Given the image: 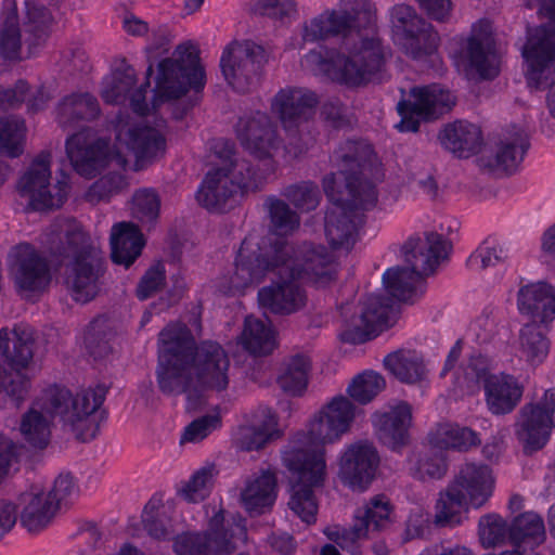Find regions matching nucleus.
<instances>
[{
  "mask_svg": "<svg viewBox=\"0 0 555 555\" xmlns=\"http://www.w3.org/2000/svg\"><path fill=\"white\" fill-rule=\"evenodd\" d=\"M34 338L16 328L0 330V393L10 397L16 406L26 398L30 389L29 367L34 359Z\"/></svg>",
  "mask_w": 555,
  "mask_h": 555,
  "instance_id": "9",
  "label": "nucleus"
},
{
  "mask_svg": "<svg viewBox=\"0 0 555 555\" xmlns=\"http://www.w3.org/2000/svg\"><path fill=\"white\" fill-rule=\"evenodd\" d=\"M46 409L52 415H59L65 424L75 425L82 415L93 414L104 402V387L89 388L77 393L76 397L65 388L57 385L44 391Z\"/></svg>",
  "mask_w": 555,
  "mask_h": 555,
  "instance_id": "18",
  "label": "nucleus"
},
{
  "mask_svg": "<svg viewBox=\"0 0 555 555\" xmlns=\"http://www.w3.org/2000/svg\"><path fill=\"white\" fill-rule=\"evenodd\" d=\"M349 55L321 60L320 70L331 80L360 86L377 77L385 68L386 52L377 34L357 33L347 48Z\"/></svg>",
  "mask_w": 555,
  "mask_h": 555,
  "instance_id": "6",
  "label": "nucleus"
},
{
  "mask_svg": "<svg viewBox=\"0 0 555 555\" xmlns=\"http://www.w3.org/2000/svg\"><path fill=\"white\" fill-rule=\"evenodd\" d=\"M544 534L543 520L533 513L517 516L509 527V540L516 546L530 540L540 542L544 539Z\"/></svg>",
  "mask_w": 555,
  "mask_h": 555,
  "instance_id": "49",
  "label": "nucleus"
},
{
  "mask_svg": "<svg viewBox=\"0 0 555 555\" xmlns=\"http://www.w3.org/2000/svg\"><path fill=\"white\" fill-rule=\"evenodd\" d=\"M442 145L459 157L476 154L482 144V134L478 126L464 120L448 124L440 132Z\"/></svg>",
  "mask_w": 555,
  "mask_h": 555,
  "instance_id": "30",
  "label": "nucleus"
},
{
  "mask_svg": "<svg viewBox=\"0 0 555 555\" xmlns=\"http://www.w3.org/2000/svg\"><path fill=\"white\" fill-rule=\"evenodd\" d=\"M384 364L391 374L404 383L420 382L425 375L422 360L411 350L400 349L389 353L384 359Z\"/></svg>",
  "mask_w": 555,
  "mask_h": 555,
  "instance_id": "40",
  "label": "nucleus"
},
{
  "mask_svg": "<svg viewBox=\"0 0 555 555\" xmlns=\"http://www.w3.org/2000/svg\"><path fill=\"white\" fill-rule=\"evenodd\" d=\"M386 301H389V299H386ZM388 302H382L378 297L370 298L365 310L360 317L364 330H362L360 325H356L353 328L345 331L341 334V339L351 344H360L369 340L375 335L377 330L388 326Z\"/></svg>",
  "mask_w": 555,
  "mask_h": 555,
  "instance_id": "37",
  "label": "nucleus"
},
{
  "mask_svg": "<svg viewBox=\"0 0 555 555\" xmlns=\"http://www.w3.org/2000/svg\"><path fill=\"white\" fill-rule=\"evenodd\" d=\"M99 101L89 92L65 96L57 107V121L63 129L75 127L80 121H93L101 116Z\"/></svg>",
  "mask_w": 555,
  "mask_h": 555,
  "instance_id": "31",
  "label": "nucleus"
},
{
  "mask_svg": "<svg viewBox=\"0 0 555 555\" xmlns=\"http://www.w3.org/2000/svg\"><path fill=\"white\" fill-rule=\"evenodd\" d=\"M322 412L341 434L348 430L354 417L353 404L345 397L334 398Z\"/></svg>",
  "mask_w": 555,
  "mask_h": 555,
  "instance_id": "57",
  "label": "nucleus"
},
{
  "mask_svg": "<svg viewBox=\"0 0 555 555\" xmlns=\"http://www.w3.org/2000/svg\"><path fill=\"white\" fill-rule=\"evenodd\" d=\"M339 172L346 177L347 197L335 202L325 212L324 225L334 249L349 250L357 228L363 222V211L374 206L376 192L369 181L374 177L376 156L364 141H347L338 153Z\"/></svg>",
  "mask_w": 555,
  "mask_h": 555,
  "instance_id": "2",
  "label": "nucleus"
},
{
  "mask_svg": "<svg viewBox=\"0 0 555 555\" xmlns=\"http://www.w3.org/2000/svg\"><path fill=\"white\" fill-rule=\"evenodd\" d=\"M391 24L395 37L408 56L423 59L437 50L438 33L412 7L396 5L391 11Z\"/></svg>",
  "mask_w": 555,
  "mask_h": 555,
  "instance_id": "12",
  "label": "nucleus"
},
{
  "mask_svg": "<svg viewBox=\"0 0 555 555\" xmlns=\"http://www.w3.org/2000/svg\"><path fill=\"white\" fill-rule=\"evenodd\" d=\"M26 17L23 23L25 46L29 52L46 41L52 22L50 12L43 5L27 3Z\"/></svg>",
  "mask_w": 555,
  "mask_h": 555,
  "instance_id": "43",
  "label": "nucleus"
},
{
  "mask_svg": "<svg viewBox=\"0 0 555 555\" xmlns=\"http://www.w3.org/2000/svg\"><path fill=\"white\" fill-rule=\"evenodd\" d=\"M165 268L160 261L151 266L142 276L137 287V296L146 299L163 289L165 285Z\"/></svg>",
  "mask_w": 555,
  "mask_h": 555,
  "instance_id": "62",
  "label": "nucleus"
},
{
  "mask_svg": "<svg viewBox=\"0 0 555 555\" xmlns=\"http://www.w3.org/2000/svg\"><path fill=\"white\" fill-rule=\"evenodd\" d=\"M466 55L470 67L483 78H494L500 70V61L495 50L491 24L480 21L474 26L468 38Z\"/></svg>",
  "mask_w": 555,
  "mask_h": 555,
  "instance_id": "22",
  "label": "nucleus"
},
{
  "mask_svg": "<svg viewBox=\"0 0 555 555\" xmlns=\"http://www.w3.org/2000/svg\"><path fill=\"white\" fill-rule=\"evenodd\" d=\"M144 246L143 235L132 222H120L113 227L111 234V259L126 268L141 255Z\"/></svg>",
  "mask_w": 555,
  "mask_h": 555,
  "instance_id": "29",
  "label": "nucleus"
},
{
  "mask_svg": "<svg viewBox=\"0 0 555 555\" xmlns=\"http://www.w3.org/2000/svg\"><path fill=\"white\" fill-rule=\"evenodd\" d=\"M264 63V51L253 42L230 43L220 60L222 75L235 91L246 93L257 85Z\"/></svg>",
  "mask_w": 555,
  "mask_h": 555,
  "instance_id": "13",
  "label": "nucleus"
},
{
  "mask_svg": "<svg viewBox=\"0 0 555 555\" xmlns=\"http://www.w3.org/2000/svg\"><path fill=\"white\" fill-rule=\"evenodd\" d=\"M282 262L294 264L300 270V279L304 275H313L317 279H323L330 275V267L333 262V257L330 255L324 246H305L300 254L295 250L291 251L289 256L281 258Z\"/></svg>",
  "mask_w": 555,
  "mask_h": 555,
  "instance_id": "38",
  "label": "nucleus"
},
{
  "mask_svg": "<svg viewBox=\"0 0 555 555\" xmlns=\"http://www.w3.org/2000/svg\"><path fill=\"white\" fill-rule=\"evenodd\" d=\"M318 95L307 89L288 88L281 90L273 100V108L282 125H302L314 114Z\"/></svg>",
  "mask_w": 555,
  "mask_h": 555,
  "instance_id": "24",
  "label": "nucleus"
},
{
  "mask_svg": "<svg viewBox=\"0 0 555 555\" xmlns=\"http://www.w3.org/2000/svg\"><path fill=\"white\" fill-rule=\"evenodd\" d=\"M324 449L294 443L283 455V462L289 470L291 509L305 522L315 521L318 504L313 488L321 487L326 476Z\"/></svg>",
  "mask_w": 555,
  "mask_h": 555,
  "instance_id": "5",
  "label": "nucleus"
},
{
  "mask_svg": "<svg viewBox=\"0 0 555 555\" xmlns=\"http://www.w3.org/2000/svg\"><path fill=\"white\" fill-rule=\"evenodd\" d=\"M386 386L385 379L378 373L365 371L357 375L348 386L349 396L361 404L372 401Z\"/></svg>",
  "mask_w": 555,
  "mask_h": 555,
  "instance_id": "52",
  "label": "nucleus"
},
{
  "mask_svg": "<svg viewBox=\"0 0 555 555\" xmlns=\"http://www.w3.org/2000/svg\"><path fill=\"white\" fill-rule=\"evenodd\" d=\"M310 361L301 354H297L285 363L283 373L278 377L280 388L287 395H300L308 384Z\"/></svg>",
  "mask_w": 555,
  "mask_h": 555,
  "instance_id": "46",
  "label": "nucleus"
},
{
  "mask_svg": "<svg viewBox=\"0 0 555 555\" xmlns=\"http://www.w3.org/2000/svg\"><path fill=\"white\" fill-rule=\"evenodd\" d=\"M276 274L278 282L259 289V305L276 314H291L302 309L308 297L298 283L300 270L294 264L286 266L282 262Z\"/></svg>",
  "mask_w": 555,
  "mask_h": 555,
  "instance_id": "16",
  "label": "nucleus"
},
{
  "mask_svg": "<svg viewBox=\"0 0 555 555\" xmlns=\"http://www.w3.org/2000/svg\"><path fill=\"white\" fill-rule=\"evenodd\" d=\"M519 309L542 323L555 318V289L543 282L527 285L518 293Z\"/></svg>",
  "mask_w": 555,
  "mask_h": 555,
  "instance_id": "34",
  "label": "nucleus"
},
{
  "mask_svg": "<svg viewBox=\"0 0 555 555\" xmlns=\"http://www.w3.org/2000/svg\"><path fill=\"white\" fill-rule=\"evenodd\" d=\"M357 30L349 20L347 12L338 10L326 11L318 17L312 18L305 25L304 39L310 41L324 40L328 37L341 35L349 41L356 38Z\"/></svg>",
  "mask_w": 555,
  "mask_h": 555,
  "instance_id": "28",
  "label": "nucleus"
},
{
  "mask_svg": "<svg viewBox=\"0 0 555 555\" xmlns=\"http://www.w3.org/2000/svg\"><path fill=\"white\" fill-rule=\"evenodd\" d=\"M528 144L520 140L519 142L504 143L495 155V164L491 165L492 169L502 172H511L515 170L526 152Z\"/></svg>",
  "mask_w": 555,
  "mask_h": 555,
  "instance_id": "59",
  "label": "nucleus"
},
{
  "mask_svg": "<svg viewBox=\"0 0 555 555\" xmlns=\"http://www.w3.org/2000/svg\"><path fill=\"white\" fill-rule=\"evenodd\" d=\"M477 378L483 383L486 403L492 414L512 412L521 399L522 386L511 375L489 374L486 367H481Z\"/></svg>",
  "mask_w": 555,
  "mask_h": 555,
  "instance_id": "23",
  "label": "nucleus"
},
{
  "mask_svg": "<svg viewBox=\"0 0 555 555\" xmlns=\"http://www.w3.org/2000/svg\"><path fill=\"white\" fill-rule=\"evenodd\" d=\"M430 443L439 449L466 451L480 443L477 435L469 428L451 424H440L429 436Z\"/></svg>",
  "mask_w": 555,
  "mask_h": 555,
  "instance_id": "42",
  "label": "nucleus"
},
{
  "mask_svg": "<svg viewBox=\"0 0 555 555\" xmlns=\"http://www.w3.org/2000/svg\"><path fill=\"white\" fill-rule=\"evenodd\" d=\"M230 360L223 348L212 341L196 346L183 323L168 324L159 333L157 383L167 395L186 393L188 409L204 403L203 391H222L228 387Z\"/></svg>",
  "mask_w": 555,
  "mask_h": 555,
  "instance_id": "1",
  "label": "nucleus"
},
{
  "mask_svg": "<svg viewBox=\"0 0 555 555\" xmlns=\"http://www.w3.org/2000/svg\"><path fill=\"white\" fill-rule=\"evenodd\" d=\"M494 477L489 466L467 463L461 467L453 481L440 493L434 522L439 527L457 522L461 509L478 508L492 495Z\"/></svg>",
  "mask_w": 555,
  "mask_h": 555,
  "instance_id": "7",
  "label": "nucleus"
},
{
  "mask_svg": "<svg viewBox=\"0 0 555 555\" xmlns=\"http://www.w3.org/2000/svg\"><path fill=\"white\" fill-rule=\"evenodd\" d=\"M220 168H227V173L231 182L237 185V192L244 193L248 190L256 189L260 183L254 168L245 160L231 163V165L221 166Z\"/></svg>",
  "mask_w": 555,
  "mask_h": 555,
  "instance_id": "60",
  "label": "nucleus"
},
{
  "mask_svg": "<svg viewBox=\"0 0 555 555\" xmlns=\"http://www.w3.org/2000/svg\"><path fill=\"white\" fill-rule=\"evenodd\" d=\"M293 246L276 240L268 245L264 240L245 238L237 253L232 273L220 276L218 289L224 295L242 294L246 288L259 284L269 272L279 271L284 256H289Z\"/></svg>",
  "mask_w": 555,
  "mask_h": 555,
  "instance_id": "4",
  "label": "nucleus"
},
{
  "mask_svg": "<svg viewBox=\"0 0 555 555\" xmlns=\"http://www.w3.org/2000/svg\"><path fill=\"white\" fill-rule=\"evenodd\" d=\"M275 425V417L270 416L264 427H241L238 437L240 448L245 451L260 450L273 437L272 429Z\"/></svg>",
  "mask_w": 555,
  "mask_h": 555,
  "instance_id": "56",
  "label": "nucleus"
},
{
  "mask_svg": "<svg viewBox=\"0 0 555 555\" xmlns=\"http://www.w3.org/2000/svg\"><path fill=\"white\" fill-rule=\"evenodd\" d=\"M173 547L178 555H209L205 533H182L176 538Z\"/></svg>",
  "mask_w": 555,
  "mask_h": 555,
  "instance_id": "64",
  "label": "nucleus"
},
{
  "mask_svg": "<svg viewBox=\"0 0 555 555\" xmlns=\"http://www.w3.org/2000/svg\"><path fill=\"white\" fill-rule=\"evenodd\" d=\"M341 433L330 422L322 411L311 422L308 433H298L293 443L324 449V444L333 442Z\"/></svg>",
  "mask_w": 555,
  "mask_h": 555,
  "instance_id": "48",
  "label": "nucleus"
},
{
  "mask_svg": "<svg viewBox=\"0 0 555 555\" xmlns=\"http://www.w3.org/2000/svg\"><path fill=\"white\" fill-rule=\"evenodd\" d=\"M241 340L245 349L255 356L269 354L275 345L272 331L254 317L245 319Z\"/></svg>",
  "mask_w": 555,
  "mask_h": 555,
  "instance_id": "44",
  "label": "nucleus"
},
{
  "mask_svg": "<svg viewBox=\"0 0 555 555\" xmlns=\"http://www.w3.org/2000/svg\"><path fill=\"white\" fill-rule=\"evenodd\" d=\"M405 261L420 278L434 272L441 258L448 255V245L436 233H429L424 240L410 238L403 246Z\"/></svg>",
  "mask_w": 555,
  "mask_h": 555,
  "instance_id": "25",
  "label": "nucleus"
},
{
  "mask_svg": "<svg viewBox=\"0 0 555 555\" xmlns=\"http://www.w3.org/2000/svg\"><path fill=\"white\" fill-rule=\"evenodd\" d=\"M554 420L538 403L526 404L520 410L517 436L526 451H537L548 440Z\"/></svg>",
  "mask_w": 555,
  "mask_h": 555,
  "instance_id": "27",
  "label": "nucleus"
},
{
  "mask_svg": "<svg viewBox=\"0 0 555 555\" xmlns=\"http://www.w3.org/2000/svg\"><path fill=\"white\" fill-rule=\"evenodd\" d=\"M412 101L402 100L398 103V112L402 116L396 126L400 131L416 132L420 120L434 119L448 113L455 105V96L438 85L414 87L410 90Z\"/></svg>",
  "mask_w": 555,
  "mask_h": 555,
  "instance_id": "14",
  "label": "nucleus"
},
{
  "mask_svg": "<svg viewBox=\"0 0 555 555\" xmlns=\"http://www.w3.org/2000/svg\"><path fill=\"white\" fill-rule=\"evenodd\" d=\"M23 44H25V38L23 39L17 16L15 13H11L0 27V56L12 62L28 57L31 52L27 46L24 51Z\"/></svg>",
  "mask_w": 555,
  "mask_h": 555,
  "instance_id": "41",
  "label": "nucleus"
},
{
  "mask_svg": "<svg viewBox=\"0 0 555 555\" xmlns=\"http://www.w3.org/2000/svg\"><path fill=\"white\" fill-rule=\"evenodd\" d=\"M411 423L412 410L406 402H400L389 411L376 413L374 416L379 440L391 449L409 443Z\"/></svg>",
  "mask_w": 555,
  "mask_h": 555,
  "instance_id": "26",
  "label": "nucleus"
},
{
  "mask_svg": "<svg viewBox=\"0 0 555 555\" xmlns=\"http://www.w3.org/2000/svg\"><path fill=\"white\" fill-rule=\"evenodd\" d=\"M137 82L133 67L125 59L119 60L112 69L111 81L106 90V101L119 102Z\"/></svg>",
  "mask_w": 555,
  "mask_h": 555,
  "instance_id": "51",
  "label": "nucleus"
},
{
  "mask_svg": "<svg viewBox=\"0 0 555 555\" xmlns=\"http://www.w3.org/2000/svg\"><path fill=\"white\" fill-rule=\"evenodd\" d=\"M507 530L509 531V527L500 516L488 515L480 520V538L487 546L503 542Z\"/></svg>",
  "mask_w": 555,
  "mask_h": 555,
  "instance_id": "63",
  "label": "nucleus"
},
{
  "mask_svg": "<svg viewBox=\"0 0 555 555\" xmlns=\"http://www.w3.org/2000/svg\"><path fill=\"white\" fill-rule=\"evenodd\" d=\"M420 276L410 268L389 269L384 274V284L389 294L399 300H405L414 291Z\"/></svg>",
  "mask_w": 555,
  "mask_h": 555,
  "instance_id": "53",
  "label": "nucleus"
},
{
  "mask_svg": "<svg viewBox=\"0 0 555 555\" xmlns=\"http://www.w3.org/2000/svg\"><path fill=\"white\" fill-rule=\"evenodd\" d=\"M340 9L347 12L357 30L367 31L366 27L375 20V10L369 0H343Z\"/></svg>",
  "mask_w": 555,
  "mask_h": 555,
  "instance_id": "58",
  "label": "nucleus"
},
{
  "mask_svg": "<svg viewBox=\"0 0 555 555\" xmlns=\"http://www.w3.org/2000/svg\"><path fill=\"white\" fill-rule=\"evenodd\" d=\"M66 158L70 167L86 179L100 176L104 169V138L100 131L83 127L65 141Z\"/></svg>",
  "mask_w": 555,
  "mask_h": 555,
  "instance_id": "17",
  "label": "nucleus"
},
{
  "mask_svg": "<svg viewBox=\"0 0 555 555\" xmlns=\"http://www.w3.org/2000/svg\"><path fill=\"white\" fill-rule=\"evenodd\" d=\"M390 504L384 496H376L370 501L354 516V524L343 531V538L350 543L366 538L369 531H378L384 522L388 520L390 514Z\"/></svg>",
  "mask_w": 555,
  "mask_h": 555,
  "instance_id": "33",
  "label": "nucleus"
},
{
  "mask_svg": "<svg viewBox=\"0 0 555 555\" xmlns=\"http://www.w3.org/2000/svg\"><path fill=\"white\" fill-rule=\"evenodd\" d=\"M540 12L550 21L528 33L522 56L528 86L537 90L551 87L547 105L555 117V0H542Z\"/></svg>",
  "mask_w": 555,
  "mask_h": 555,
  "instance_id": "8",
  "label": "nucleus"
},
{
  "mask_svg": "<svg viewBox=\"0 0 555 555\" xmlns=\"http://www.w3.org/2000/svg\"><path fill=\"white\" fill-rule=\"evenodd\" d=\"M270 218V229L276 235H288L300 225V217L287 202L276 197H270L266 202Z\"/></svg>",
  "mask_w": 555,
  "mask_h": 555,
  "instance_id": "45",
  "label": "nucleus"
},
{
  "mask_svg": "<svg viewBox=\"0 0 555 555\" xmlns=\"http://www.w3.org/2000/svg\"><path fill=\"white\" fill-rule=\"evenodd\" d=\"M206 543L209 555H230L237 548V540L246 539L245 528L241 525L224 526L223 511L217 512L209 520Z\"/></svg>",
  "mask_w": 555,
  "mask_h": 555,
  "instance_id": "35",
  "label": "nucleus"
},
{
  "mask_svg": "<svg viewBox=\"0 0 555 555\" xmlns=\"http://www.w3.org/2000/svg\"><path fill=\"white\" fill-rule=\"evenodd\" d=\"M379 456L372 443L357 442L343 454L339 478L353 489L363 490L374 479Z\"/></svg>",
  "mask_w": 555,
  "mask_h": 555,
  "instance_id": "19",
  "label": "nucleus"
},
{
  "mask_svg": "<svg viewBox=\"0 0 555 555\" xmlns=\"http://www.w3.org/2000/svg\"><path fill=\"white\" fill-rule=\"evenodd\" d=\"M175 59H165L158 64L152 108L166 100L179 99L190 87L198 90L204 86V69L199 65L198 52L193 46L181 44Z\"/></svg>",
  "mask_w": 555,
  "mask_h": 555,
  "instance_id": "11",
  "label": "nucleus"
},
{
  "mask_svg": "<svg viewBox=\"0 0 555 555\" xmlns=\"http://www.w3.org/2000/svg\"><path fill=\"white\" fill-rule=\"evenodd\" d=\"M50 157L49 152H42L21 178L18 189L22 195L29 197V204L36 210L59 208L63 205L68 190V177L61 169L62 179L57 180V192L50 191Z\"/></svg>",
  "mask_w": 555,
  "mask_h": 555,
  "instance_id": "15",
  "label": "nucleus"
},
{
  "mask_svg": "<svg viewBox=\"0 0 555 555\" xmlns=\"http://www.w3.org/2000/svg\"><path fill=\"white\" fill-rule=\"evenodd\" d=\"M133 215L146 222L157 219L159 212V198L153 191L141 190L133 195Z\"/></svg>",
  "mask_w": 555,
  "mask_h": 555,
  "instance_id": "61",
  "label": "nucleus"
},
{
  "mask_svg": "<svg viewBox=\"0 0 555 555\" xmlns=\"http://www.w3.org/2000/svg\"><path fill=\"white\" fill-rule=\"evenodd\" d=\"M520 345L531 359L541 360L547 354L548 339L537 323H529L520 332Z\"/></svg>",
  "mask_w": 555,
  "mask_h": 555,
  "instance_id": "55",
  "label": "nucleus"
},
{
  "mask_svg": "<svg viewBox=\"0 0 555 555\" xmlns=\"http://www.w3.org/2000/svg\"><path fill=\"white\" fill-rule=\"evenodd\" d=\"M59 507L60 499L53 492L31 494L22 511L21 522L28 531H38L53 519Z\"/></svg>",
  "mask_w": 555,
  "mask_h": 555,
  "instance_id": "39",
  "label": "nucleus"
},
{
  "mask_svg": "<svg viewBox=\"0 0 555 555\" xmlns=\"http://www.w3.org/2000/svg\"><path fill=\"white\" fill-rule=\"evenodd\" d=\"M115 142L106 147V169H125L128 155L132 153L137 162H150L164 154L166 142L159 130L131 121L128 114H120L112 122Z\"/></svg>",
  "mask_w": 555,
  "mask_h": 555,
  "instance_id": "10",
  "label": "nucleus"
},
{
  "mask_svg": "<svg viewBox=\"0 0 555 555\" xmlns=\"http://www.w3.org/2000/svg\"><path fill=\"white\" fill-rule=\"evenodd\" d=\"M21 431L25 439L36 449H44L50 441V429L46 418L37 411H29L23 416Z\"/></svg>",
  "mask_w": 555,
  "mask_h": 555,
  "instance_id": "54",
  "label": "nucleus"
},
{
  "mask_svg": "<svg viewBox=\"0 0 555 555\" xmlns=\"http://www.w3.org/2000/svg\"><path fill=\"white\" fill-rule=\"evenodd\" d=\"M53 255L70 259L66 266L65 283L73 298L86 304L100 292L98 284L102 269V250L93 246L92 240L74 221H67L59 242L51 244Z\"/></svg>",
  "mask_w": 555,
  "mask_h": 555,
  "instance_id": "3",
  "label": "nucleus"
},
{
  "mask_svg": "<svg viewBox=\"0 0 555 555\" xmlns=\"http://www.w3.org/2000/svg\"><path fill=\"white\" fill-rule=\"evenodd\" d=\"M237 193V185L231 182L227 168L218 167L207 172L196 198L203 207L217 210L223 208Z\"/></svg>",
  "mask_w": 555,
  "mask_h": 555,
  "instance_id": "32",
  "label": "nucleus"
},
{
  "mask_svg": "<svg viewBox=\"0 0 555 555\" xmlns=\"http://www.w3.org/2000/svg\"><path fill=\"white\" fill-rule=\"evenodd\" d=\"M14 258V279L17 287L30 293L46 291L51 282L47 259L28 244L18 245Z\"/></svg>",
  "mask_w": 555,
  "mask_h": 555,
  "instance_id": "21",
  "label": "nucleus"
},
{
  "mask_svg": "<svg viewBox=\"0 0 555 555\" xmlns=\"http://www.w3.org/2000/svg\"><path fill=\"white\" fill-rule=\"evenodd\" d=\"M282 196H284L296 209L300 211H312L321 202V192L318 184L306 180L293 183L286 186Z\"/></svg>",
  "mask_w": 555,
  "mask_h": 555,
  "instance_id": "50",
  "label": "nucleus"
},
{
  "mask_svg": "<svg viewBox=\"0 0 555 555\" xmlns=\"http://www.w3.org/2000/svg\"><path fill=\"white\" fill-rule=\"evenodd\" d=\"M278 480L275 473L262 470L249 481L241 493L242 502L250 515H260L270 508L276 499Z\"/></svg>",
  "mask_w": 555,
  "mask_h": 555,
  "instance_id": "36",
  "label": "nucleus"
},
{
  "mask_svg": "<svg viewBox=\"0 0 555 555\" xmlns=\"http://www.w3.org/2000/svg\"><path fill=\"white\" fill-rule=\"evenodd\" d=\"M26 127L23 119L15 116L0 118V152L15 158L23 154Z\"/></svg>",
  "mask_w": 555,
  "mask_h": 555,
  "instance_id": "47",
  "label": "nucleus"
},
{
  "mask_svg": "<svg viewBox=\"0 0 555 555\" xmlns=\"http://www.w3.org/2000/svg\"><path fill=\"white\" fill-rule=\"evenodd\" d=\"M237 135L243 146L256 158L269 160L273 165L272 151L276 149V129L271 118L257 112L255 115L240 119ZM273 170V166L270 167Z\"/></svg>",
  "mask_w": 555,
  "mask_h": 555,
  "instance_id": "20",
  "label": "nucleus"
}]
</instances>
